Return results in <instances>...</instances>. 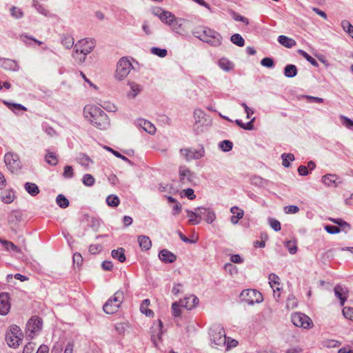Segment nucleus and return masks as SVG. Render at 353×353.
Instances as JSON below:
<instances>
[{
	"instance_id": "4",
	"label": "nucleus",
	"mask_w": 353,
	"mask_h": 353,
	"mask_svg": "<svg viewBox=\"0 0 353 353\" xmlns=\"http://www.w3.org/2000/svg\"><path fill=\"white\" fill-rule=\"evenodd\" d=\"M123 301V292L121 290L116 292L103 305V310L106 314H114L117 312Z\"/></svg>"
},
{
	"instance_id": "33",
	"label": "nucleus",
	"mask_w": 353,
	"mask_h": 353,
	"mask_svg": "<svg viewBox=\"0 0 353 353\" xmlns=\"http://www.w3.org/2000/svg\"><path fill=\"white\" fill-rule=\"evenodd\" d=\"M284 74L286 77L292 78L297 74V68L294 65H287L284 68Z\"/></svg>"
},
{
	"instance_id": "16",
	"label": "nucleus",
	"mask_w": 353,
	"mask_h": 353,
	"mask_svg": "<svg viewBox=\"0 0 353 353\" xmlns=\"http://www.w3.org/2000/svg\"><path fill=\"white\" fill-rule=\"evenodd\" d=\"M10 309V295L7 292H1L0 294V315H6Z\"/></svg>"
},
{
	"instance_id": "15",
	"label": "nucleus",
	"mask_w": 353,
	"mask_h": 353,
	"mask_svg": "<svg viewBox=\"0 0 353 353\" xmlns=\"http://www.w3.org/2000/svg\"><path fill=\"white\" fill-rule=\"evenodd\" d=\"M22 214L18 210L12 211L8 216V222L10 229L16 232L19 223L21 221Z\"/></svg>"
},
{
	"instance_id": "53",
	"label": "nucleus",
	"mask_w": 353,
	"mask_h": 353,
	"mask_svg": "<svg viewBox=\"0 0 353 353\" xmlns=\"http://www.w3.org/2000/svg\"><path fill=\"white\" fill-rule=\"evenodd\" d=\"M230 13H231V15L234 20H235L236 21H241L243 23H245V25L249 24V20L248 18L240 15L239 13H237L233 10H232Z\"/></svg>"
},
{
	"instance_id": "64",
	"label": "nucleus",
	"mask_w": 353,
	"mask_h": 353,
	"mask_svg": "<svg viewBox=\"0 0 353 353\" xmlns=\"http://www.w3.org/2000/svg\"><path fill=\"white\" fill-rule=\"evenodd\" d=\"M36 347V344L33 342L28 343L23 350V353H32Z\"/></svg>"
},
{
	"instance_id": "31",
	"label": "nucleus",
	"mask_w": 353,
	"mask_h": 353,
	"mask_svg": "<svg viewBox=\"0 0 353 353\" xmlns=\"http://www.w3.org/2000/svg\"><path fill=\"white\" fill-rule=\"evenodd\" d=\"M176 19V17L170 12L165 11L162 16L160 17V19L162 22L171 26L173 21Z\"/></svg>"
},
{
	"instance_id": "7",
	"label": "nucleus",
	"mask_w": 353,
	"mask_h": 353,
	"mask_svg": "<svg viewBox=\"0 0 353 353\" xmlns=\"http://www.w3.org/2000/svg\"><path fill=\"white\" fill-rule=\"evenodd\" d=\"M42 324L43 321L39 316H34L31 317L26 324V332L27 336L33 339L41 330Z\"/></svg>"
},
{
	"instance_id": "5",
	"label": "nucleus",
	"mask_w": 353,
	"mask_h": 353,
	"mask_svg": "<svg viewBox=\"0 0 353 353\" xmlns=\"http://www.w3.org/2000/svg\"><path fill=\"white\" fill-rule=\"evenodd\" d=\"M23 334L19 326L12 325L6 334V341L7 344L13 348L17 347L22 341Z\"/></svg>"
},
{
	"instance_id": "29",
	"label": "nucleus",
	"mask_w": 353,
	"mask_h": 353,
	"mask_svg": "<svg viewBox=\"0 0 353 353\" xmlns=\"http://www.w3.org/2000/svg\"><path fill=\"white\" fill-rule=\"evenodd\" d=\"M278 41L285 48H292L296 45V41L291 38L284 35H280L278 37Z\"/></svg>"
},
{
	"instance_id": "63",
	"label": "nucleus",
	"mask_w": 353,
	"mask_h": 353,
	"mask_svg": "<svg viewBox=\"0 0 353 353\" xmlns=\"http://www.w3.org/2000/svg\"><path fill=\"white\" fill-rule=\"evenodd\" d=\"M261 64L267 68H272L274 66V61L270 57H265L261 61Z\"/></svg>"
},
{
	"instance_id": "10",
	"label": "nucleus",
	"mask_w": 353,
	"mask_h": 353,
	"mask_svg": "<svg viewBox=\"0 0 353 353\" xmlns=\"http://www.w3.org/2000/svg\"><path fill=\"white\" fill-rule=\"evenodd\" d=\"M180 152L185 160L189 161L192 159H199L203 157L205 154V150L203 146H201L199 149L192 148L181 149Z\"/></svg>"
},
{
	"instance_id": "62",
	"label": "nucleus",
	"mask_w": 353,
	"mask_h": 353,
	"mask_svg": "<svg viewBox=\"0 0 353 353\" xmlns=\"http://www.w3.org/2000/svg\"><path fill=\"white\" fill-rule=\"evenodd\" d=\"M244 212L243 210H240L236 215H233L231 216V222L233 224L238 223L239 219H241L243 217Z\"/></svg>"
},
{
	"instance_id": "57",
	"label": "nucleus",
	"mask_w": 353,
	"mask_h": 353,
	"mask_svg": "<svg viewBox=\"0 0 353 353\" xmlns=\"http://www.w3.org/2000/svg\"><path fill=\"white\" fill-rule=\"evenodd\" d=\"M151 52L153 54L157 55L161 58L165 57L168 54V52L165 49H161V48H159L157 47L152 48Z\"/></svg>"
},
{
	"instance_id": "49",
	"label": "nucleus",
	"mask_w": 353,
	"mask_h": 353,
	"mask_svg": "<svg viewBox=\"0 0 353 353\" xmlns=\"http://www.w3.org/2000/svg\"><path fill=\"white\" fill-rule=\"evenodd\" d=\"M269 283L270 285V287L272 288V286L276 287H280V279L279 277L276 275L275 274H270L269 275Z\"/></svg>"
},
{
	"instance_id": "43",
	"label": "nucleus",
	"mask_w": 353,
	"mask_h": 353,
	"mask_svg": "<svg viewBox=\"0 0 353 353\" xmlns=\"http://www.w3.org/2000/svg\"><path fill=\"white\" fill-rule=\"evenodd\" d=\"M10 11L11 16L16 19H21L23 17V12L22 10L17 6H12L10 9Z\"/></svg>"
},
{
	"instance_id": "23",
	"label": "nucleus",
	"mask_w": 353,
	"mask_h": 353,
	"mask_svg": "<svg viewBox=\"0 0 353 353\" xmlns=\"http://www.w3.org/2000/svg\"><path fill=\"white\" fill-rule=\"evenodd\" d=\"M339 179L338 176L336 174H327L322 177V183H324L327 186L333 185L334 187L338 186L340 182H337Z\"/></svg>"
},
{
	"instance_id": "47",
	"label": "nucleus",
	"mask_w": 353,
	"mask_h": 353,
	"mask_svg": "<svg viewBox=\"0 0 353 353\" xmlns=\"http://www.w3.org/2000/svg\"><path fill=\"white\" fill-rule=\"evenodd\" d=\"M297 304L298 302L296 297L292 294L289 295L286 302V307L288 309H294L297 306Z\"/></svg>"
},
{
	"instance_id": "40",
	"label": "nucleus",
	"mask_w": 353,
	"mask_h": 353,
	"mask_svg": "<svg viewBox=\"0 0 353 353\" xmlns=\"http://www.w3.org/2000/svg\"><path fill=\"white\" fill-rule=\"evenodd\" d=\"M106 203L110 207H117L120 203V200L117 196L111 194L106 198Z\"/></svg>"
},
{
	"instance_id": "45",
	"label": "nucleus",
	"mask_w": 353,
	"mask_h": 353,
	"mask_svg": "<svg viewBox=\"0 0 353 353\" xmlns=\"http://www.w3.org/2000/svg\"><path fill=\"white\" fill-rule=\"evenodd\" d=\"M298 53L303 57L307 61H309L312 65L317 67L319 65L318 62L310 54L303 50H299Z\"/></svg>"
},
{
	"instance_id": "38",
	"label": "nucleus",
	"mask_w": 353,
	"mask_h": 353,
	"mask_svg": "<svg viewBox=\"0 0 353 353\" xmlns=\"http://www.w3.org/2000/svg\"><path fill=\"white\" fill-rule=\"evenodd\" d=\"M282 159V165L285 168H289L290 166V161H293L294 160V154L291 153H283L281 155Z\"/></svg>"
},
{
	"instance_id": "20",
	"label": "nucleus",
	"mask_w": 353,
	"mask_h": 353,
	"mask_svg": "<svg viewBox=\"0 0 353 353\" xmlns=\"http://www.w3.org/2000/svg\"><path fill=\"white\" fill-rule=\"evenodd\" d=\"M185 21L183 19L176 18L172 23L171 28L173 31L179 34H185L186 28L185 27Z\"/></svg>"
},
{
	"instance_id": "6",
	"label": "nucleus",
	"mask_w": 353,
	"mask_h": 353,
	"mask_svg": "<svg viewBox=\"0 0 353 353\" xmlns=\"http://www.w3.org/2000/svg\"><path fill=\"white\" fill-rule=\"evenodd\" d=\"M197 37L210 45L218 47L221 46L222 41V36L221 34L214 30L206 28Z\"/></svg>"
},
{
	"instance_id": "13",
	"label": "nucleus",
	"mask_w": 353,
	"mask_h": 353,
	"mask_svg": "<svg viewBox=\"0 0 353 353\" xmlns=\"http://www.w3.org/2000/svg\"><path fill=\"white\" fill-rule=\"evenodd\" d=\"M205 117V114L203 110L200 109H196L194 110V118L195 123L194 124L193 128L194 131L197 134H201L204 130L205 122L206 121Z\"/></svg>"
},
{
	"instance_id": "2",
	"label": "nucleus",
	"mask_w": 353,
	"mask_h": 353,
	"mask_svg": "<svg viewBox=\"0 0 353 353\" xmlns=\"http://www.w3.org/2000/svg\"><path fill=\"white\" fill-rule=\"evenodd\" d=\"M210 345L216 349L225 346L226 335L223 327L220 324H214L209 329Z\"/></svg>"
},
{
	"instance_id": "41",
	"label": "nucleus",
	"mask_w": 353,
	"mask_h": 353,
	"mask_svg": "<svg viewBox=\"0 0 353 353\" xmlns=\"http://www.w3.org/2000/svg\"><path fill=\"white\" fill-rule=\"evenodd\" d=\"M14 198V194L12 191L5 192L1 195V201L6 204L12 203Z\"/></svg>"
},
{
	"instance_id": "51",
	"label": "nucleus",
	"mask_w": 353,
	"mask_h": 353,
	"mask_svg": "<svg viewBox=\"0 0 353 353\" xmlns=\"http://www.w3.org/2000/svg\"><path fill=\"white\" fill-rule=\"evenodd\" d=\"M82 182L85 185L91 187L94 184L95 179L92 175L86 174L83 176Z\"/></svg>"
},
{
	"instance_id": "55",
	"label": "nucleus",
	"mask_w": 353,
	"mask_h": 353,
	"mask_svg": "<svg viewBox=\"0 0 353 353\" xmlns=\"http://www.w3.org/2000/svg\"><path fill=\"white\" fill-rule=\"evenodd\" d=\"M205 214V221L208 223H212L216 219V214L214 212L209 208L204 210Z\"/></svg>"
},
{
	"instance_id": "48",
	"label": "nucleus",
	"mask_w": 353,
	"mask_h": 353,
	"mask_svg": "<svg viewBox=\"0 0 353 353\" xmlns=\"http://www.w3.org/2000/svg\"><path fill=\"white\" fill-rule=\"evenodd\" d=\"M285 246L291 254H294L297 251V245L296 241H288L285 243Z\"/></svg>"
},
{
	"instance_id": "44",
	"label": "nucleus",
	"mask_w": 353,
	"mask_h": 353,
	"mask_svg": "<svg viewBox=\"0 0 353 353\" xmlns=\"http://www.w3.org/2000/svg\"><path fill=\"white\" fill-rule=\"evenodd\" d=\"M150 305V301L148 299H145L143 301L141 306H140V310L142 313L145 314L146 316H150L153 314V312L148 309L147 307Z\"/></svg>"
},
{
	"instance_id": "50",
	"label": "nucleus",
	"mask_w": 353,
	"mask_h": 353,
	"mask_svg": "<svg viewBox=\"0 0 353 353\" xmlns=\"http://www.w3.org/2000/svg\"><path fill=\"white\" fill-rule=\"evenodd\" d=\"M219 148L224 152H229L232 149L233 143L230 141L224 140L219 143Z\"/></svg>"
},
{
	"instance_id": "17",
	"label": "nucleus",
	"mask_w": 353,
	"mask_h": 353,
	"mask_svg": "<svg viewBox=\"0 0 353 353\" xmlns=\"http://www.w3.org/2000/svg\"><path fill=\"white\" fill-rule=\"evenodd\" d=\"M334 294L339 299L341 305H343L348 296V290L345 286L336 285L334 288Z\"/></svg>"
},
{
	"instance_id": "61",
	"label": "nucleus",
	"mask_w": 353,
	"mask_h": 353,
	"mask_svg": "<svg viewBox=\"0 0 353 353\" xmlns=\"http://www.w3.org/2000/svg\"><path fill=\"white\" fill-rule=\"evenodd\" d=\"M299 210V208L296 205H288L284 207V212L286 214H296Z\"/></svg>"
},
{
	"instance_id": "14",
	"label": "nucleus",
	"mask_w": 353,
	"mask_h": 353,
	"mask_svg": "<svg viewBox=\"0 0 353 353\" xmlns=\"http://www.w3.org/2000/svg\"><path fill=\"white\" fill-rule=\"evenodd\" d=\"M163 323L161 320H158L156 323H154L152 327L151 331V340L156 347H158V341H161Z\"/></svg>"
},
{
	"instance_id": "18",
	"label": "nucleus",
	"mask_w": 353,
	"mask_h": 353,
	"mask_svg": "<svg viewBox=\"0 0 353 353\" xmlns=\"http://www.w3.org/2000/svg\"><path fill=\"white\" fill-rule=\"evenodd\" d=\"M199 300L194 295H190L188 297H185L182 300H180V305L181 307L186 308L187 310H191L199 305Z\"/></svg>"
},
{
	"instance_id": "46",
	"label": "nucleus",
	"mask_w": 353,
	"mask_h": 353,
	"mask_svg": "<svg viewBox=\"0 0 353 353\" xmlns=\"http://www.w3.org/2000/svg\"><path fill=\"white\" fill-rule=\"evenodd\" d=\"M4 103L14 112H15L16 110H27V108L25 106L19 103H14L7 101H5Z\"/></svg>"
},
{
	"instance_id": "12",
	"label": "nucleus",
	"mask_w": 353,
	"mask_h": 353,
	"mask_svg": "<svg viewBox=\"0 0 353 353\" xmlns=\"http://www.w3.org/2000/svg\"><path fill=\"white\" fill-rule=\"evenodd\" d=\"M4 161L11 172L18 171L21 168V163L19 157L16 154L12 152H8L4 157Z\"/></svg>"
},
{
	"instance_id": "34",
	"label": "nucleus",
	"mask_w": 353,
	"mask_h": 353,
	"mask_svg": "<svg viewBox=\"0 0 353 353\" xmlns=\"http://www.w3.org/2000/svg\"><path fill=\"white\" fill-rule=\"evenodd\" d=\"M112 256L114 259H118L121 263L124 262L125 261V250L122 248L113 250L112 251Z\"/></svg>"
},
{
	"instance_id": "27",
	"label": "nucleus",
	"mask_w": 353,
	"mask_h": 353,
	"mask_svg": "<svg viewBox=\"0 0 353 353\" xmlns=\"http://www.w3.org/2000/svg\"><path fill=\"white\" fill-rule=\"evenodd\" d=\"M78 163L85 168H88L90 164L93 163V161L85 154L80 153L76 158Z\"/></svg>"
},
{
	"instance_id": "8",
	"label": "nucleus",
	"mask_w": 353,
	"mask_h": 353,
	"mask_svg": "<svg viewBox=\"0 0 353 353\" xmlns=\"http://www.w3.org/2000/svg\"><path fill=\"white\" fill-rule=\"evenodd\" d=\"M132 69L131 62L125 57L121 58L117 65L115 78L120 81L123 80L128 75Z\"/></svg>"
},
{
	"instance_id": "9",
	"label": "nucleus",
	"mask_w": 353,
	"mask_h": 353,
	"mask_svg": "<svg viewBox=\"0 0 353 353\" xmlns=\"http://www.w3.org/2000/svg\"><path fill=\"white\" fill-rule=\"evenodd\" d=\"M291 320L295 326L305 329L310 328L312 325L311 319L305 314L301 312H296L292 314Z\"/></svg>"
},
{
	"instance_id": "37",
	"label": "nucleus",
	"mask_w": 353,
	"mask_h": 353,
	"mask_svg": "<svg viewBox=\"0 0 353 353\" xmlns=\"http://www.w3.org/2000/svg\"><path fill=\"white\" fill-rule=\"evenodd\" d=\"M230 41L239 47H243L245 45V40L240 34L235 33L230 37Z\"/></svg>"
},
{
	"instance_id": "35",
	"label": "nucleus",
	"mask_w": 353,
	"mask_h": 353,
	"mask_svg": "<svg viewBox=\"0 0 353 353\" xmlns=\"http://www.w3.org/2000/svg\"><path fill=\"white\" fill-rule=\"evenodd\" d=\"M61 43L67 49H70L74 46V41L71 35L64 34L61 37Z\"/></svg>"
},
{
	"instance_id": "32",
	"label": "nucleus",
	"mask_w": 353,
	"mask_h": 353,
	"mask_svg": "<svg viewBox=\"0 0 353 353\" xmlns=\"http://www.w3.org/2000/svg\"><path fill=\"white\" fill-rule=\"evenodd\" d=\"M0 243L7 250H12L14 252L19 253L21 252L20 249L15 245L12 242L0 239Z\"/></svg>"
},
{
	"instance_id": "1",
	"label": "nucleus",
	"mask_w": 353,
	"mask_h": 353,
	"mask_svg": "<svg viewBox=\"0 0 353 353\" xmlns=\"http://www.w3.org/2000/svg\"><path fill=\"white\" fill-rule=\"evenodd\" d=\"M83 114L94 126L105 130L110 125V120L108 115L99 107L88 104L83 108Z\"/></svg>"
},
{
	"instance_id": "21",
	"label": "nucleus",
	"mask_w": 353,
	"mask_h": 353,
	"mask_svg": "<svg viewBox=\"0 0 353 353\" xmlns=\"http://www.w3.org/2000/svg\"><path fill=\"white\" fill-rule=\"evenodd\" d=\"M0 66L7 70L17 71L19 69L18 63L10 59H0Z\"/></svg>"
},
{
	"instance_id": "52",
	"label": "nucleus",
	"mask_w": 353,
	"mask_h": 353,
	"mask_svg": "<svg viewBox=\"0 0 353 353\" xmlns=\"http://www.w3.org/2000/svg\"><path fill=\"white\" fill-rule=\"evenodd\" d=\"M219 64L220 68L225 71L230 70L233 67L232 63L225 59H220Z\"/></svg>"
},
{
	"instance_id": "58",
	"label": "nucleus",
	"mask_w": 353,
	"mask_h": 353,
	"mask_svg": "<svg viewBox=\"0 0 353 353\" xmlns=\"http://www.w3.org/2000/svg\"><path fill=\"white\" fill-rule=\"evenodd\" d=\"M330 221L334 223L343 227V229L350 230V225L346 221L341 219H330Z\"/></svg>"
},
{
	"instance_id": "11",
	"label": "nucleus",
	"mask_w": 353,
	"mask_h": 353,
	"mask_svg": "<svg viewBox=\"0 0 353 353\" xmlns=\"http://www.w3.org/2000/svg\"><path fill=\"white\" fill-rule=\"evenodd\" d=\"M241 296L250 305L260 303L263 300L262 294L257 290L252 289L243 290L241 294Z\"/></svg>"
},
{
	"instance_id": "42",
	"label": "nucleus",
	"mask_w": 353,
	"mask_h": 353,
	"mask_svg": "<svg viewBox=\"0 0 353 353\" xmlns=\"http://www.w3.org/2000/svg\"><path fill=\"white\" fill-rule=\"evenodd\" d=\"M45 160L48 164L51 165H56L58 163L55 153L52 152H48L45 157Z\"/></svg>"
},
{
	"instance_id": "22",
	"label": "nucleus",
	"mask_w": 353,
	"mask_h": 353,
	"mask_svg": "<svg viewBox=\"0 0 353 353\" xmlns=\"http://www.w3.org/2000/svg\"><path fill=\"white\" fill-rule=\"evenodd\" d=\"M159 257L163 263H173L176 260V256L166 249H163L159 252Z\"/></svg>"
},
{
	"instance_id": "56",
	"label": "nucleus",
	"mask_w": 353,
	"mask_h": 353,
	"mask_svg": "<svg viewBox=\"0 0 353 353\" xmlns=\"http://www.w3.org/2000/svg\"><path fill=\"white\" fill-rule=\"evenodd\" d=\"M340 119L342 121L343 125L349 130H353V121L348 117L341 115Z\"/></svg>"
},
{
	"instance_id": "59",
	"label": "nucleus",
	"mask_w": 353,
	"mask_h": 353,
	"mask_svg": "<svg viewBox=\"0 0 353 353\" xmlns=\"http://www.w3.org/2000/svg\"><path fill=\"white\" fill-rule=\"evenodd\" d=\"M343 314L345 318L353 321V307H344L343 309Z\"/></svg>"
},
{
	"instance_id": "24",
	"label": "nucleus",
	"mask_w": 353,
	"mask_h": 353,
	"mask_svg": "<svg viewBox=\"0 0 353 353\" xmlns=\"http://www.w3.org/2000/svg\"><path fill=\"white\" fill-rule=\"evenodd\" d=\"M128 85L130 88V90L128 92L127 96L129 98H134L136 97L143 90V87L134 82H129Z\"/></svg>"
},
{
	"instance_id": "54",
	"label": "nucleus",
	"mask_w": 353,
	"mask_h": 353,
	"mask_svg": "<svg viewBox=\"0 0 353 353\" xmlns=\"http://www.w3.org/2000/svg\"><path fill=\"white\" fill-rule=\"evenodd\" d=\"M343 29L353 38V26L347 20L341 22Z\"/></svg>"
},
{
	"instance_id": "39",
	"label": "nucleus",
	"mask_w": 353,
	"mask_h": 353,
	"mask_svg": "<svg viewBox=\"0 0 353 353\" xmlns=\"http://www.w3.org/2000/svg\"><path fill=\"white\" fill-rule=\"evenodd\" d=\"M56 202L61 208H65L69 205V200L63 194H59L57 196Z\"/></svg>"
},
{
	"instance_id": "3",
	"label": "nucleus",
	"mask_w": 353,
	"mask_h": 353,
	"mask_svg": "<svg viewBox=\"0 0 353 353\" xmlns=\"http://www.w3.org/2000/svg\"><path fill=\"white\" fill-rule=\"evenodd\" d=\"M96 42L92 39H84L79 41L74 46V54L73 57L76 58V54L80 53L83 57L79 58L80 62L85 60V56L90 54L95 48Z\"/></svg>"
},
{
	"instance_id": "25",
	"label": "nucleus",
	"mask_w": 353,
	"mask_h": 353,
	"mask_svg": "<svg viewBox=\"0 0 353 353\" xmlns=\"http://www.w3.org/2000/svg\"><path fill=\"white\" fill-rule=\"evenodd\" d=\"M139 125L142 128L145 132L149 134H154L156 131L155 126L148 121L144 119H139L138 121Z\"/></svg>"
},
{
	"instance_id": "30",
	"label": "nucleus",
	"mask_w": 353,
	"mask_h": 353,
	"mask_svg": "<svg viewBox=\"0 0 353 353\" xmlns=\"http://www.w3.org/2000/svg\"><path fill=\"white\" fill-rule=\"evenodd\" d=\"M25 190L32 196H35L39 193V189L37 184L27 182L24 185Z\"/></svg>"
},
{
	"instance_id": "60",
	"label": "nucleus",
	"mask_w": 353,
	"mask_h": 353,
	"mask_svg": "<svg viewBox=\"0 0 353 353\" xmlns=\"http://www.w3.org/2000/svg\"><path fill=\"white\" fill-rule=\"evenodd\" d=\"M179 307H181L179 302H174L172 305V314L177 317L179 316L181 314V311L179 309Z\"/></svg>"
},
{
	"instance_id": "26",
	"label": "nucleus",
	"mask_w": 353,
	"mask_h": 353,
	"mask_svg": "<svg viewBox=\"0 0 353 353\" xmlns=\"http://www.w3.org/2000/svg\"><path fill=\"white\" fill-rule=\"evenodd\" d=\"M19 39L21 41H22L25 45L30 46L31 45V41H34L37 43L39 46L43 43L42 41L37 40L32 36L28 35L27 33H22L19 35Z\"/></svg>"
},
{
	"instance_id": "36",
	"label": "nucleus",
	"mask_w": 353,
	"mask_h": 353,
	"mask_svg": "<svg viewBox=\"0 0 353 353\" xmlns=\"http://www.w3.org/2000/svg\"><path fill=\"white\" fill-rule=\"evenodd\" d=\"M189 222L192 225H197L200 223V214L198 212L187 210Z\"/></svg>"
},
{
	"instance_id": "19",
	"label": "nucleus",
	"mask_w": 353,
	"mask_h": 353,
	"mask_svg": "<svg viewBox=\"0 0 353 353\" xmlns=\"http://www.w3.org/2000/svg\"><path fill=\"white\" fill-rule=\"evenodd\" d=\"M193 174L190 170L185 166L179 168V179L183 184H186L192 181Z\"/></svg>"
},
{
	"instance_id": "28",
	"label": "nucleus",
	"mask_w": 353,
	"mask_h": 353,
	"mask_svg": "<svg viewBox=\"0 0 353 353\" xmlns=\"http://www.w3.org/2000/svg\"><path fill=\"white\" fill-rule=\"evenodd\" d=\"M138 242L140 248L143 250H148L152 246V242L150 238L147 236L141 235L138 237Z\"/></svg>"
}]
</instances>
